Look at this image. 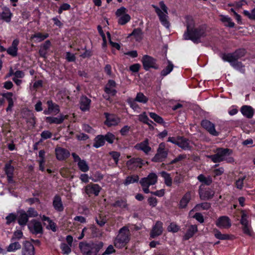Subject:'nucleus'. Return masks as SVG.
I'll use <instances>...</instances> for the list:
<instances>
[{
  "label": "nucleus",
  "instance_id": "39",
  "mask_svg": "<svg viewBox=\"0 0 255 255\" xmlns=\"http://www.w3.org/2000/svg\"><path fill=\"white\" fill-rule=\"evenodd\" d=\"M105 140L104 136L102 135H99L95 138V142L94 146L96 148H99L105 144Z\"/></svg>",
  "mask_w": 255,
  "mask_h": 255
},
{
  "label": "nucleus",
  "instance_id": "42",
  "mask_svg": "<svg viewBox=\"0 0 255 255\" xmlns=\"http://www.w3.org/2000/svg\"><path fill=\"white\" fill-rule=\"evenodd\" d=\"M173 67V64L170 61H168L167 65L161 72V75L165 76L169 74L172 71Z\"/></svg>",
  "mask_w": 255,
  "mask_h": 255
},
{
  "label": "nucleus",
  "instance_id": "51",
  "mask_svg": "<svg viewBox=\"0 0 255 255\" xmlns=\"http://www.w3.org/2000/svg\"><path fill=\"white\" fill-rule=\"evenodd\" d=\"M94 245H96V246L98 245L100 246L101 245V246L98 249H97V248H98L97 247L96 248H95V250L94 249L90 250L91 251H90V252L89 253V255H97V253L99 252V251L100 250V249L102 248V247L103 246V243L101 242H97V243H94Z\"/></svg>",
  "mask_w": 255,
  "mask_h": 255
},
{
  "label": "nucleus",
  "instance_id": "16",
  "mask_svg": "<svg viewBox=\"0 0 255 255\" xmlns=\"http://www.w3.org/2000/svg\"><path fill=\"white\" fill-rule=\"evenodd\" d=\"M116 85L115 81L114 80H109L105 88L106 93L112 96H115L117 93V90H116Z\"/></svg>",
  "mask_w": 255,
  "mask_h": 255
},
{
  "label": "nucleus",
  "instance_id": "37",
  "mask_svg": "<svg viewBox=\"0 0 255 255\" xmlns=\"http://www.w3.org/2000/svg\"><path fill=\"white\" fill-rule=\"evenodd\" d=\"M28 215L24 211H21L19 213L18 222L20 225H25L28 221Z\"/></svg>",
  "mask_w": 255,
  "mask_h": 255
},
{
  "label": "nucleus",
  "instance_id": "41",
  "mask_svg": "<svg viewBox=\"0 0 255 255\" xmlns=\"http://www.w3.org/2000/svg\"><path fill=\"white\" fill-rule=\"evenodd\" d=\"M160 174L164 178L165 184L168 186H171L172 184V179L170 174L165 171H162Z\"/></svg>",
  "mask_w": 255,
  "mask_h": 255
},
{
  "label": "nucleus",
  "instance_id": "26",
  "mask_svg": "<svg viewBox=\"0 0 255 255\" xmlns=\"http://www.w3.org/2000/svg\"><path fill=\"white\" fill-rule=\"evenodd\" d=\"M135 148L138 150H142L146 154H148L151 150V148L148 145V140L147 139H146L143 141L136 144Z\"/></svg>",
  "mask_w": 255,
  "mask_h": 255
},
{
  "label": "nucleus",
  "instance_id": "30",
  "mask_svg": "<svg viewBox=\"0 0 255 255\" xmlns=\"http://www.w3.org/2000/svg\"><path fill=\"white\" fill-rule=\"evenodd\" d=\"M242 114L248 118H251L254 115V110L251 107L249 106H244L241 109Z\"/></svg>",
  "mask_w": 255,
  "mask_h": 255
},
{
  "label": "nucleus",
  "instance_id": "54",
  "mask_svg": "<svg viewBox=\"0 0 255 255\" xmlns=\"http://www.w3.org/2000/svg\"><path fill=\"white\" fill-rule=\"evenodd\" d=\"M138 120L139 121L147 125H149V121L152 123V121L149 120L145 112H143L142 114L138 116Z\"/></svg>",
  "mask_w": 255,
  "mask_h": 255
},
{
  "label": "nucleus",
  "instance_id": "25",
  "mask_svg": "<svg viewBox=\"0 0 255 255\" xmlns=\"http://www.w3.org/2000/svg\"><path fill=\"white\" fill-rule=\"evenodd\" d=\"M91 100L86 96H82L80 99V108L83 111H88L90 109Z\"/></svg>",
  "mask_w": 255,
  "mask_h": 255
},
{
  "label": "nucleus",
  "instance_id": "20",
  "mask_svg": "<svg viewBox=\"0 0 255 255\" xmlns=\"http://www.w3.org/2000/svg\"><path fill=\"white\" fill-rule=\"evenodd\" d=\"M80 248L81 249V251L82 252L86 254L87 255H89V253L90 252V250L91 249H95V248L97 247H98L97 249H98L99 247H100L101 245L99 246H97L94 245V243H80Z\"/></svg>",
  "mask_w": 255,
  "mask_h": 255
},
{
  "label": "nucleus",
  "instance_id": "48",
  "mask_svg": "<svg viewBox=\"0 0 255 255\" xmlns=\"http://www.w3.org/2000/svg\"><path fill=\"white\" fill-rule=\"evenodd\" d=\"M130 19V16L128 14H124L119 17L118 22L121 25H124L128 22Z\"/></svg>",
  "mask_w": 255,
  "mask_h": 255
},
{
  "label": "nucleus",
  "instance_id": "12",
  "mask_svg": "<svg viewBox=\"0 0 255 255\" xmlns=\"http://www.w3.org/2000/svg\"><path fill=\"white\" fill-rule=\"evenodd\" d=\"M101 190V188L97 184H90L85 188V192L89 196L93 194L98 196Z\"/></svg>",
  "mask_w": 255,
  "mask_h": 255
},
{
  "label": "nucleus",
  "instance_id": "56",
  "mask_svg": "<svg viewBox=\"0 0 255 255\" xmlns=\"http://www.w3.org/2000/svg\"><path fill=\"white\" fill-rule=\"evenodd\" d=\"M149 116L155 122L158 124H161L163 122V119L154 113H149Z\"/></svg>",
  "mask_w": 255,
  "mask_h": 255
},
{
  "label": "nucleus",
  "instance_id": "43",
  "mask_svg": "<svg viewBox=\"0 0 255 255\" xmlns=\"http://www.w3.org/2000/svg\"><path fill=\"white\" fill-rule=\"evenodd\" d=\"M139 180V177L137 175H132L128 176L124 181V184L128 185L130 184L137 182Z\"/></svg>",
  "mask_w": 255,
  "mask_h": 255
},
{
  "label": "nucleus",
  "instance_id": "50",
  "mask_svg": "<svg viewBox=\"0 0 255 255\" xmlns=\"http://www.w3.org/2000/svg\"><path fill=\"white\" fill-rule=\"evenodd\" d=\"M246 178V176H243L239 177L235 182V186L237 188L242 189L244 186V181Z\"/></svg>",
  "mask_w": 255,
  "mask_h": 255
},
{
  "label": "nucleus",
  "instance_id": "10",
  "mask_svg": "<svg viewBox=\"0 0 255 255\" xmlns=\"http://www.w3.org/2000/svg\"><path fill=\"white\" fill-rule=\"evenodd\" d=\"M201 125L211 135L215 136L219 135V132L216 130L215 125L210 121L204 120L201 122Z\"/></svg>",
  "mask_w": 255,
  "mask_h": 255
},
{
  "label": "nucleus",
  "instance_id": "40",
  "mask_svg": "<svg viewBox=\"0 0 255 255\" xmlns=\"http://www.w3.org/2000/svg\"><path fill=\"white\" fill-rule=\"evenodd\" d=\"M213 234L215 238L219 240H226L230 239V236L229 235L222 234V233L217 229H214Z\"/></svg>",
  "mask_w": 255,
  "mask_h": 255
},
{
  "label": "nucleus",
  "instance_id": "19",
  "mask_svg": "<svg viewBox=\"0 0 255 255\" xmlns=\"http://www.w3.org/2000/svg\"><path fill=\"white\" fill-rule=\"evenodd\" d=\"M19 41L17 39L13 40L11 45L7 49V54L12 57H16L17 55L18 45Z\"/></svg>",
  "mask_w": 255,
  "mask_h": 255
},
{
  "label": "nucleus",
  "instance_id": "22",
  "mask_svg": "<svg viewBox=\"0 0 255 255\" xmlns=\"http://www.w3.org/2000/svg\"><path fill=\"white\" fill-rule=\"evenodd\" d=\"M55 153L57 158L59 160H64L70 155L69 151L60 147L55 149Z\"/></svg>",
  "mask_w": 255,
  "mask_h": 255
},
{
  "label": "nucleus",
  "instance_id": "61",
  "mask_svg": "<svg viewBox=\"0 0 255 255\" xmlns=\"http://www.w3.org/2000/svg\"><path fill=\"white\" fill-rule=\"evenodd\" d=\"M113 159L114 160L116 164H118L119 159L120 156V153L117 151H112L110 153Z\"/></svg>",
  "mask_w": 255,
  "mask_h": 255
},
{
  "label": "nucleus",
  "instance_id": "14",
  "mask_svg": "<svg viewBox=\"0 0 255 255\" xmlns=\"http://www.w3.org/2000/svg\"><path fill=\"white\" fill-rule=\"evenodd\" d=\"M216 225L221 229H228L231 226L232 224L228 217L222 216L216 221Z\"/></svg>",
  "mask_w": 255,
  "mask_h": 255
},
{
  "label": "nucleus",
  "instance_id": "32",
  "mask_svg": "<svg viewBox=\"0 0 255 255\" xmlns=\"http://www.w3.org/2000/svg\"><path fill=\"white\" fill-rule=\"evenodd\" d=\"M2 96L7 100L8 103V107L6 109V111H11L13 106V101L12 99L13 94L11 92H7L6 93L2 94Z\"/></svg>",
  "mask_w": 255,
  "mask_h": 255
},
{
  "label": "nucleus",
  "instance_id": "62",
  "mask_svg": "<svg viewBox=\"0 0 255 255\" xmlns=\"http://www.w3.org/2000/svg\"><path fill=\"white\" fill-rule=\"evenodd\" d=\"M52 136V133L48 130H44L41 133V137L43 139H46Z\"/></svg>",
  "mask_w": 255,
  "mask_h": 255
},
{
  "label": "nucleus",
  "instance_id": "53",
  "mask_svg": "<svg viewBox=\"0 0 255 255\" xmlns=\"http://www.w3.org/2000/svg\"><path fill=\"white\" fill-rule=\"evenodd\" d=\"M14 167L11 165V161L5 165V171L7 175H13Z\"/></svg>",
  "mask_w": 255,
  "mask_h": 255
},
{
  "label": "nucleus",
  "instance_id": "55",
  "mask_svg": "<svg viewBox=\"0 0 255 255\" xmlns=\"http://www.w3.org/2000/svg\"><path fill=\"white\" fill-rule=\"evenodd\" d=\"M71 247L69 245L63 243L61 245L60 248L64 254L68 255L71 252Z\"/></svg>",
  "mask_w": 255,
  "mask_h": 255
},
{
  "label": "nucleus",
  "instance_id": "28",
  "mask_svg": "<svg viewBox=\"0 0 255 255\" xmlns=\"http://www.w3.org/2000/svg\"><path fill=\"white\" fill-rule=\"evenodd\" d=\"M47 104L48 108L47 111H44L45 114H57L59 112V106L53 103L52 101H50L47 102Z\"/></svg>",
  "mask_w": 255,
  "mask_h": 255
},
{
  "label": "nucleus",
  "instance_id": "17",
  "mask_svg": "<svg viewBox=\"0 0 255 255\" xmlns=\"http://www.w3.org/2000/svg\"><path fill=\"white\" fill-rule=\"evenodd\" d=\"M104 114L106 118L105 123L109 127L116 126L120 121V119L115 115H110L107 113Z\"/></svg>",
  "mask_w": 255,
  "mask_h": 255
},
{
  "label": "nucleus",
  "instance_id": "21",
  "mask_svg": "<svg viewBox=\"0 0 255 255\" xmlns=\"http://www.w3.org/2000/svg\"><path fill=\"white\" fill-rule=\"evenodd\" d=\"M126 164L129 169H132L137 167H141L143 163L140 158H133L128 160Z\"/></svg>",
  "mask_w": 255,
  "mask_h": 255
},
{
  "label": "nucleus",
  "instance_id": "7",
  "mask_svg": "<svg viewBox=\"0 0 255 255\" xmlns=\"http://www.w3.org/2000/svg\"><path fill=\"white\" fill-rule=\"evenodd\" d=\"M205 33L203 28H195L192 33H184L183 37L186 40L191 39L192 41L196 42L199 38L205 35Z\"/></svg>",
  "mask_w": 255,
  "mask_h": 255
},
{
  "label": "nucleus",
  "instance_id": "49",
  "mask_svg": "<svg viewBox=\"0 0 255 255\" xmlns=\"http://www.w3.org/2000/svg\"><path fill=\"white\" fill-rule=\"evenodd\" d=\"M130 35H133L137 41H139L142 38V33L140 29L137 28L133 30Z\"/></svg>",
  "mask_w": 255,
  "mask_h": 255
},
{
  "label": "nucleus",
  "instance_id": "29",
  "mask_svg": "<svg viewBox=\"0 0 255 255\" xmlns=\"http://www.w3.org/2000/svg\"><path fill=\"white\" fill-rule=\"evenodd\" d=\"M67 116L60 115L58 117H47L46 121L50 124H60L62 123L65 119L67 118Z\"/></svg>",
  "mask_w": 255,
  "mask_h": 255
},
{
  "label": "nucleus",
  "instance_id": "3",
  "mask_svg": "<svg viewBox=\"0 0 255 255\" xmlns=\"http://www.w3.org/2000/svg\"><path fill=\"white\" fill-rule=\"evenodd\" d=\"M161 9L157 6H154L155 11L159 16V20L162 24L166 28H168L170 26V23L168 20V16L167 15V7L163 1L159 3Z\"/></svg>",
  "mask_w": 255,
  "mask_h": 255
},
{
  "label": "nucleus",
  "instance_id": "2",
  "mask_svg": "<svg viewBox=\"0 0 255 255\" xmlns=\"http://www.w3.org/2000/svg\"><path fill=\"white\" fill-rule=\"evenodd\" d=\"M130 232L128 228L127 227H124L121 228L118 235L115 240V246L118 248L124 247L129 242L130 239Z\"/></svg>",
  "mask_w": 255,
  "mask_h": 255
},
{
  "label": "nucleus",
  "instance_id": "15",
  "mask_svg": "<svg viewBox=\"0 0 255 255\" xmlns=\"http://www.w3.org/2000/svg\"><path fill=\"white\" fill-rule=\"evenodd\" d=\"M163 231V223L160 221H157L150 232V237L154 238L160 236L162 234Z\"/></svg>",
  "mask_w": 255,
  "mask_h": 255
},
{
  "label": "nucleus",
  "instance_id": "4",
  "mask_svg": "<svg viewBox=\"0 0 255 255\" xmlns=\"http://www.w3.org/2000/svg\"><path fill=\"white\" fill-rule=\"evenodd\" d=\"M231 152V150L227 148H218L215 154L209 155L208 157L214 163L220 162L225 160L226 156H229Z\"/></svg>",
  "mask_w": 255,
  "mask_h": 255
},
{
  "label": "nucleus",
  "instance_id": "13",
  "mask_svg": "<svg viewBox=\"0 0 255 255\" xmlns=\"http://www.w3.org/2000/svg\"><path fill=\"white\" fill-rule=\"evenodd\" d=\"M28 228L31 233L34 234H41L43 229L40 222L35 220H32L28 225Z\"/></svg>",
  "mask_w": 255,
  "mask_h": 255
},
{
  "label": "nucleus",
  "instance_id": "33",
  "mask_svg": "<svg viewBox=\"0 0 255 255\" xmlns=\"http://www.w3.org/2000/svg\"><path fill=\"white\" fill-rule=\"evenodd\" d=\"M197 231V227L196 225H191L189 227L186 234L184 236V239L187 240L191 238Z\"/></svg>",
  "mask_w": 255,
  "mask_h": 255
},
{
  "label": "nucleus",
  "instance_id": "34",
  "mask_svg": "<svg viewBox=\"0 0 255 255\" xmlns=\"http://www.w3.org/2000/svg\"><path fill=\"white\" fill-rule=\"evenodd\" d=\"M191 198V193L188 192L186 193L182 198L180 202V207L182 208H185Z\"/></svg>",
  "mask_w": 255,
  "mask_h": 255
},
{
  "label": "nucleus",
  "instance_id": "8",
  "mask_svg": "<svg viewBox=\"0 0 255 255\" xmlns=\"http://www.w3.org/2000/svg\"><path fill=\"white\" fill-rule=\"evenodd\" d=\"M141 61L143 66L146 70H148L151 68L155 69L158 68V66L156 64L155 59L150 56L147 55L143 56Z\"/></svg>",
  "mask_w": 255,
  "mask_h": 255
},
{
  "label": "nucleus",
  "instance_id": "36",
  "mask_svg": "<svg viewBox=\"0 0 255 255\" xmlns=\"http://www.w3.org/2000/svg\"><path fill=\"white\" fill-rule=\"evenodd\" d=\"M210 207V204L208 203H203L197 204L195 206L194 208L191 210L189 212V215L191 216L192 213L194 211H199L201 210H207Z\"/></svg>",
  "mask_w": 255,
  "mask_h": 255
},
{
  "label": "nucleus",
  "instance_id": "27",
  "mask_svg": "<svg viewBox=\"0 0 255 255\" xmlns=\"http://www.w3.org/2000/svg\"><path fill=\"white\" fill-rule=\"evenodd\" d=\"M53 206L57 211L61 212L64 210L61 198L59 196L56 195L54 196L53 201Z\"/></svg>",
  "mask_w": 255,
  "mask_h": 255
},
{
  "label": "nucleus",
  "instance_id": "31",
  "mask_svg": "<svg viewBox=\"0 0 255 255\" xmlns=\"http://www.w3.org/2000/svg\"><path fill=\"white\" fill-rule=\"evenodd\" d=\"M186 22L187 26V30L185 33H192L194 29V22L193 18L189 16H186Z\"/></svg>",
  "mask_w": 255,
  "mask_h": 255
},
{
  "label": "nucleus",
  "instance_id": "64",
  "mask_svg": "<svg viewBox=\"0 0 255 255\" xmlns=\"http://www.w3.org/2000/svg\"><path fill=\"white\" fill-rule=\"evenodd\" d=\"M23 236L22 232L20 230H17L13 233L12 239H20L22 238Z\"/></svg>",
  "mask_w": 255,
  "mask_h": 255
},
{
  "label": "nucleus",
  "instance_id": "46",
  "mask_svg": "<svg viewBox=\"0 0 255 255\" xmlns=\"http://www.w3.org/2000/svg\"><path fill=\"white\" fill-rule=\"evenodd\" d=\"M21 248V245L18 242L11 243L7 248L6 251L8 252H13Z\"/></svg>",
  "mask_w": 255,
  "mask_h": 255
},
{
  "label": "nucleus",
  "instance_id": "52",
  "mask_svg": "<svg viewBox=\"0 0 255 255\" xmlns=\"http://www.w3.org/2000/svg\"><path fill=\"white\" fill-rule=\"evenodd\" d=\"M179 227L174 223H171L167 227V230L169 232L176 233L179 230Z\"/></svg>",
  "mask_w": 255,
  "mask_h": 255
},
{
  "label": "nucleus",
  "instance_id": "44",
  "mask_svg": "<svg viewBox=\"0 0 255 255\" xmlns=\"http://www.w3.org/2000/svg\"><path fill=\"white\" fill-rule=\"evenodd\" d=\"M79 169L83 172H87L89 170V167L87 162L84 160H81L77 163Z\"/></svg>",
  "mask_w": 255,
  "mask_h": 255
},
{
  "label": "nucleus",
  "instance_id": "24",
  "mask_svg": "<svg viewBox=\"0 0 255 255\" xmlns=\"http://www.w3.org/2000/svg\"><path fill=\"white\" fill-rule=\"evenodd\" d=\"M22 255H34V248L32 244L25 242L22 249Z\"/></svg>",
  "mask_w": 255,
  "mask_h": 255
},
{
  "label": "nucleus",
  "instance_id": "5",
  "mask_svg": "<svg viewBox=\"0 0 255 255\" xmlns=\"http://www.w3.org/2000/svg\"><path fill=\"white\" fill-rule=\"evenodd\" d=\"M241 212L242 215L240 223L243 226V231L244 234L250 236H252L254 234V232L248 220L249 218L248 214L246 210H242Z\"/></svg>",
  "mask_w": 255,
  "mask_h": 255
},
{
  "label": "nucleus",
  "instance_id": "9",
  "mask_svg": "<svg viewBox=\"0 0 255 255\" xmlns=\"http://www.w3.org/2000/svg\"><path fill=\"white\" fill-rule=\"evenodd\" d=\"M157 181V175L154 173H151L146 177L141 179L139 181L141 186H150L154 185Z\"/></svg>",
  "mask_w": 255,
  "mask_h": 255
},
{
  "label": "nucleus",
  "instance_id": "6",
  "mask_svg": "<svg viewBox=\"0 0 255 255\" xmlns=\"http://www.w3.org/2000/svg\"><path fill=\"white\" fill-rule=\"evenodd\" d=\"M168 153V149L166 148L165 144L162 142L159 144L157 153L153 157L152 160L154 162L163 161L167 157Z\"/></svg>",
  "mask_w": 255,
  "mask_h": 255
},
{
  "label": "nucleus",
  "instance_id": "35",
  "mask_svg": "<svg viewBox=\"0 0 255 255\" xmlns=\"http://www.w3.org/2000/svg\"><path fill=\"white\" fill-rule=\"evenodd\" d=\"M49 36L48 34H42L40 32L35 33L31 36V38L34 39V41L36 42H39Z\"/></svg>",
  "mask_w": 255,
  "mask_h": 255
},
{
  "label": "nucleus",
  "instance_id": "45",
  "mask_svg": "<svg viewBox=\"0 0 255 255\" xmlns=\"http://www.w3.org/2000/svg\"><path fill=\"white\" fill-rule=\"evenodd\" d=\"M197 179L199 181L207 185H210L212 182V179L211 177L208 176L206 177L203 174L199 175L198 176Z\"/></svg>",
  "mask_w": 255,
  "mask_h": 255
},
{
  "label": "nucleus",
  "instance_id": "57",
  "mask_svg": "<svg viewBox=\"0 0 255 255\" xmlns=\"http://www.w3.org/2000/svg\"><path fill=\"white\" fill-rule=\"evenodd\" d=\"M127 101L130 107L134 110H136L139 108L136 103L137 101L135 100V99L128 98Z\"/></svg>",
  "mask_w": 255,
  "mask_h": 255
},
{
  "label": "nucleus",
  "instance_id": "18",
  "mask_svg": "<svg viewBox=\"0 0 255 255\" xmlns=\"http://www.w3.org/2000/svg\"><path fill=\"white\" fill-rule=\"evenodd\" d=\"M12 13L9 8L5 6H1L0 9V18L8 22L10 21Z\"/></svg>",
  "mask_w": 255,
  "mask_h": 255
},
{
  "label": "nucleus",
  "instance_id": "11",
  "mask_svg": "<svg viewBox=\"0 0 255 255\" xmlns=\"http://www.w3.org/2000/svg\"><path fill=\"white\" fill-rule=\"evenodd\" d=\"M199 193L201 200H207L212 198L214 195V192L210 189H204V185H201L199 189Z\"/></svg>",
  "mask_w": 255,
  "mask_h": 255
},
{
  "label": "nucleus",
  "instance_id": "38",
  "mask_svg": "<svg viewBox=\"0 0 255 255\" xmlns=\"http://www.w3.org/2000/svg\"><path fill=\"white\" fill-rule=\"evenodd\" d=\"M220 20L226 26L234 27L235 26L234 22H233L231 18L228 16L221 15L220 16Z\"/></svg>",
  "mask_w": 255,
  "mask_h": 255
},
{
  "label": "nucleus",
  "instance_id": "47",
  "mask_svg": "<svg viewBox=\"0 0 255 255\" xmlns=\"http://www.w3.org/2000/svg\"><path fill=\"white\" fill-rule=\"evenodd\" d=\"M137 102L145 104L148 101V98L142 93H138L134 98Z\"/></svg>",
  "mask_w": 255,
  "mask_h": 255
},
{
  "label": "nucleus",
  "instance_id": "63",
  "mask_svg": "<svg viewBox=\"0 0 255 255\" xmlns=\"http://www.w3.org/2000/svg\"><path fill=\"white\" fill-rule=\"evenodd\" d=\"M27 215L29 217H34L38 215L37 211L33 208H29L27 211Z\"/></svg>",
  "mask_w": 255,
  "mask_h": 255
},
{
  "label": "nucleus",
  "instance_id": "59",
  "mask_svg": "<svg viewBox=\"0 0 255 255\" xmlns=\"http://www.w3.org/2000/svg\"><path fill=\"white\" fill-rule=\"evenodd\" d=\"M243 12L250 19H255V8L251 11L244 10Z\"/></svg>",
  "mask_w": 255,
  "mask_h": 255
},
{
  "label": "nucleus",
  "instance_id": "1",
  "mask_svg": "<svg viewBox=\"0 0 255 255\" xmlns=\"http://www.w3.org/2000/svg\"><path fill=\"white\" fill-rule=\"evenodd\" d=\"M245 51L243 49H240L232 53L223 54L221 56L222 59L224 61L229 62L231 66L235 69L242 73L245 72L244 65L237 60L245 55Z\"/></svg>",
  "mask_w": 255,
  "mask_h": 255
},
{
  "label": "nucleus",
  "instance_id": "60",
  "mask_svg": "<svg viewBox=\"0 0 255 255\" xmlns=\"http://www.w3.org/2000/svg\"><path fill=\"white\" fill-rule=\"evenodd\" d=\"M104 138L105 140L107 141L110 143H112L115 139V136L113 134L109 132L104 136Z\"/></svg>",
  "mask_w": 255,
  "mask_h": 255
},
{
  "label": "nucleus",
  "instance_id": "23",
  "mask_svg": "<svg viewBox=\"0 0 255 255\" xmlns=\"http://www.w3.org/2000/svg\"><path fill=\"white\" fill-rule=\"evenodd\" d=\"M177 145L184 150H189L191 148L190 141L181 136H178V142Z\"/></svg>",
  "mask_w": 255,
  "mask_h": 255
},
{
  "label": "nucleus",
  "instance_id": "58",
  "mask_svg": "<svg viewBox=\"0 0 255 255\" xmlns=\"http://www.w3.org/2000/svg\"><path fill=\"white\" fill-rule=\"evenodd\" d=\"M114 207H119L121 208H126L127 207V204L125 200H121L117 201L114 204Z\"/></svg>",
  "mask_w": 255,
  "mask_h": 255
}]
</instances>
